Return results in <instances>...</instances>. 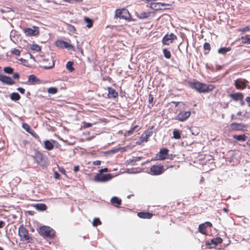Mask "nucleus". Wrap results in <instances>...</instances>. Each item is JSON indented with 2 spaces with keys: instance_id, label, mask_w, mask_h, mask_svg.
<instances>
[{
  "instance_id": "nucleus-1",
  "label": "nucleus",
  "mask_w": 250,
  "mask_h": 250,
  "mask_svg": "<svg viewBox=\"0 0 250 250\" xmlns=\"http://www.w3.org/2000/svg\"><path fill=\"white\" fill-rule=\"evenodd\" d=\"M38 231L41 235L46 237H53L55 234V232L52 229L45 226L41 227Z\"/></svg>"
},
{
  "instance_id": "nucleus-2",
  "label": "nucleus",
  "mask_w": 250,
  "mask_h": 250,
  "mask_svg": "<svg viewBox=\"0 0 250 250\" xmlns=\"http://www.w3.org/2000/svg\"><path fill=\"white\" fill-rule=\"evenodd\" d=\"M35 159L41 166H45L47 164V158L40 152L36 153Z\"/></svg>"
},
{
  "instance_id": "nucleus-3",
  "label": "nucleus",
  "mask_w": 250,
  "mask_h": 250,
  "mask_svg": "<svg viewBox=\"0 0 250 250\" xmlns=\"http://www.w3.org/2000/svg\"><path fill=\"white\" fill-rule=\"evenodd\" d=\"M115 16L120 19L128 20L130 17V15L127 9H117L115 11Z\"/></svg>"
},
{
  "instance_id": "nucleus-4",
  "label": "nucleus",
  "mask_w": 250,
  "mask_h": 250,
  "mask_svg": "<svg viewBox=\"0 0 250 250\" xmlns=\"http://www.w3.org/2000/svg\"><path fill=\"white\" fill-rule=\"evenodd\" d=\"M19 234L22 241H28L30 239L27 230L23 226H20L19 227Z\"/></svg>"
},
{
  "instance_id": "nucleus-5",
  "label": "nucleus",
  "mask_w": 250,
  "mask_h": 250,
  "mask_svg": "<svg viewBox=\"0 0 250 250\" xmlns=\"http://www.w3.org/2000/svg\"><path fill=\"white\" fill-rule=\"evenodd\" d=\"M113 176L111 174H97L94 177V181L97 182H105L112 178Z\"/></svg>"
},
{
  "instance_id": "nucleus-6",
  "label": "nucleus",
  "mask_w": 250,
  "mask_h": 250,
  "mask_svg": "<svg viewBox=\"0 0 250 250\" xmlns=\"http://www.w3.org/2000/svg\"><path fill=\"white\" fill-rule=\"evenodd\" d=\"M191 112L189 111L180 112L175 117V119L181 122L187 120L190 116Z\"/></svg>"
},
{
  "instance_id": "nucleus-7",
  "label": "nucleus",
  "mask_w": 250,
  "mask_h": 250,
  "mask_svg": "<svg viewBox=\"0 0 250 250\" xmlns=\"http://www.w3.org/2000/svg\"><path fill=\"white\" fill-rule=\"evenodd\" d=\"M56 45L62 48H66L69 50L74 51V47L70 43L62 40H59L56 42Z\"/></svg>"
},
{
  "instance_id": "nucleus-8",
  "label": "nucleus",
  "mask_w": 250,
  "mask_h": 250,
  "mask_svg": "<svg viewBox=\"0 0 250 250\" xmlns=\"http://www.w3.org/2000/svg\"><path fill=\"white\" fill-rule=\"evenodd\" d=\"M26 36H33L37 35L39 33V28L36 26H33V28H27L24 30Z\"/></svg>"
},
{
  "instance_id": "nucleus-9",
  "label": "nucleus",
  "mask_w": 250,
  "mask_h": 250,
  "mask_svg": "<svg viewBox=\"0 0 250 250\" xmlns=\"http://www.w3.org/2000/svg\"><path fill=\"white\" fill-rule=\"evenodd\" d=\"M176 39V36L173 33H171L170 35L167 34L163 39V42L164 44L168 45L173 40Z\"/></svg>"
},
{
  "instance_id": "nucleus-10",
  "label": "nucleus",
  "mask_w": 250,
  "mask_h": 250,
  "mask_svg": "<svg viewBox=\"0 0 250 250\" xmlns=\"http://www.w3.org/2000/svg\"><path fill=\"white\" fill-rule=\"evenodd\" d=\"M164 166H153L150 168V172L153 175H158L162 174L164 171Z\"/></svg>"
},
{
  "instance_id": "nucleus-11",
  "label": "nucleus",
  "mask_w": 250,
  "mask_h": 250,
  "mask_svg": "<svg viewBox=\"0 0 250 250\" xmlns=\"http://www.w3.org/2000/svg\"><path fill=\"white\" fill-rule=\"evenodd\" d=\"M169 150L167 148H164L162 149L159 153L157 154V157L158 160H163L167 158L168 155Z\"/></svg>"
},
{
  "instance_id": "nucleus-12",
  "label": "nucleus",
  "mask_w": 250,
  "mask_h": 250,
  "mask_svg": "<svg viewBox=\"0 0 250 250\" xmlns=\"http://www.w3.org/2000/svg\"><path fill=\"white\" fill-rule=\"evenodd\" d=\"M230 127L232 130H243L246 126L242 123H233L230 125Z\"/></svg>"
},
{
  "instance_id": "nucleus-13",
  "label": "nucleus",
  "mask_w": 250,
  "mask_h": 250,
  "mask_svg": "<svg viewBox=\"0 0 250 250\" xmlns=\"http://www.w3.org/2000/svg\"><path fill=\"white\" fill-rule=\"evenodd\" d=\"M214 86L212 84L207 85L201 83L200 93H206L212 91L214 89Z\"/></svg>"
},
{
  "instance_id": "nucleus-14",
  "label": "nucleus",
  "mask_w": 250,
  "mask_h": 250,
  "mask_svg": "<svg viewBox=\"0 0 250 250\" xmlns=\"http://www.w3.org/2000/svg\"><path fill=\"white\" fill-rule=\"evenodd\" d=\"M0 81L8 85L14 83V81L10 77L2 75H0Z\"/></svg>"
},
{
  "instance_id": "nucleus-15",
  "label": "nucleus",
  "mask_w": 250,
  "mask_h": 250,
  "mask_svg": "<svg viewBox=\"0 0 250 250\" xmlns=\"http://www.w3.org/2000/svg\"><path fill=\"white\" fill-rule=\"evenodd\" d=\"M247 81L245 80L241 81L240 80H236L235 81V85L237 89L244 88L246 87Z\"/></svg>"
},
{
  "instance_id": "nucleus-16",
  "label": "nucleus",
  "mask_w": 250,
  "mask_h": 250,
  "mask_svg": "<svg viewBox=\"0 0 250 250\" xmlns=\"http://www.w3.org/2000/svg\"><path fill=\"white\" fill-rule=\"evenodd\" d=\"M55 141L52 140H46L44 142V148L50 150L52 149L54 147L53 143H55Z\"/></svg>"
},
{
  "instance_id": "nucleus-17",
  "label": "nucleus",
  "mask_w": 250,
  "mask_h": 250,
  "mask_svg": "<svg viewBox=\"0 0 250 250\" xmlns=\"http://www.w3.org/2000/svg\"><path fill=\"white\" fill-rule=\"evenodd\" d=\"M108 96L109 98H115L118 96V94L117 92H116V90H114V89L110 88V87H108Z\"/></svg>"
},
{
  "instance_id": "nucleus-18",
  "label": "nucleus",
  "mask_w": 250,
  "mask_h": 250,
  "mask_svg": "<svg viewBox=\"0 0 250 250\" xmlns=\"http://www.w3.org/2000/svg\"><path fill=\"white\" fill-rule=\"evenodd\" d=\"M152 132L146 131L145 133H143L140 137V139L141 142H146L148 139V138L151 135Z\"/></svg>"
},
{
  "instance_id": "nucleus-19",
  "label": "nucleus",
  "mask_w": 250,
  "mask_h": 250,
  "mask_svg": "<svg viewBox=\"0 0 250 250\" xmlns=\"http://www.w3.org/2000/svg\"><path fill=\"white\" fill-rule=\"evenodd\" d=\"M138 216L141 218L150 219L152 217V214L149 212H140L138 213Z\"/></svg>"
},
{
  "instance_id": "nucleus-20",
  "label": "nucleus",
  "mask_w": 250,
  "mask_h": 250,
  "mask_svg": "<svg viewBox=\"0 0 250 250\" xmlns=\"http://www.w3.org/2000/svg\"><path fill=\"white\" fill-rule=\"evenodd\" d=\"M191 87L195 89L198 92H200L201 83L199 82H193L190 84Z\"/></svg>"
},
{
  "instance_id": "nucleus-21",
  "label": "nucleus",
  "mask_w": 250,
  "mask_h": 250,
  "mask_svg": "<svg viewBox=\"0 0 250 250\" xmlns=\"http://www.w3.org/2000/svg\"><path fill=\"white\" fill-rule=\"evenodd\" d=\"M111 202L114 206L117 207H118L121 204V200L117 197H112L111 199Z\"/></svg>"
},
{
  "instance_id": "nucleus-22",
  "label": "nucleus",
  "mask_w": 250,
  "mask_h": 250,
  "mask_svg": "<svg viewBox=\"0 0 250 250\" xmlns=\"http://www.w3.org/2000/svg\"><path fill=\"white\" fill-rule=\"evenodd\" d=\"M233 138L235 140L239 141H245L247 138V137L243 134V135H235L233 136Z\"/></svg>"
},
{
  "instance_id": "nucleus-23",
  "label": "nucleus",
  "mask_w": 250,
  "mask_h": 250,
  "mask_svg": "<svg viewBox=\"0 0 250 250\" xmlns=\"http://www.w3.org/2000/svg\"><path fill=\"white\" fill-rule=\"evenodd\" d=\"M230 97L235 101L241 100L243 98L242 94L241 93H236L230 95Z\"/></svg>"
},
{
  "instance_id": "nucleus-24",
  "label": "nucleus",
  "mask_w": 250,
  "mask_h": 250,
  "mask_svg": "<svg viewBox=\"0 0 250 250\" xmlns=\"http://www.w3.org/2000/svg\"><path fill=\"white\" fill-rule=\"evenodd\" d=\"M21 96L18 93L13 92L10 95V99L12 101H17L19 100Z\"/></svg>"
},
{
  "instance_id": "nucleus-25",
  "label": "nucleus",
  "mask_w": 250,
  "mask_h": 250,
  "mask_svg": "<svg viewBox=\"0 0 250 250\" xmlns=\"http://www.w3.org/2000/svg\"><path fill=\"white\" fill-rule=\"evenodd\" d=\"M47 61L50 62L49 64L46 65V64L44 63L43 65V67L45 69H50V68H52L54 66V64H55L54 61L51 58L47 60Z\"/></svg>"
},
{
  "instance_id": "nucleus-26",
  "label": "nucleus",
  "mask_w": 250,
  "mask_h": 250,
  "mask_svg": "<svg viewBox=\"0 0 250 250\" xmlns=\"http://www.w3.org/2000/svg\"><path fill=\"white\" fill-rule=\"evenodd\" d=\"M242 42L244 43L250 44V35H247L241 37Z\"/></svg>"
},
{
  "instance_id": "nucleus-27",
  "label": "nucleus",
  "mask_w": 250,
  "mask_h": 250,
  "mask_svg": "<svg viewBox=\"0 0 250 250\" xmlns=\"http://www.w3.org/2000/svg\"><path fill=\"white\" fill-rule=\"evenodd\" d=\"M173 134L174 138L176 139H180L181 138V133L179 130L176 129H174L173 131Z\"/></svg>"
},
{
  "instance_id": "nucleus-28",
  "label": "nucleus",
  "mask_w": 250,
  "mask_h": 250,
  "mask_svg": "<svg viewBox=\"0 0 250 250\" xmlns=\"http://www.w3.org/2000/svg\"><path fill=\"white\" fill-rule=\"evenodd\" d=\"M151 7L155 10H159L162 9L160 2L153 3L151 5Z\"/></svg>"
},
{
  "instance_id": "nucleus-29",
  "label": "nucleus",
  "mask_w": 250,
  "mask_h": 250,
  "mask_svg": "<svg viewBox=\"0 0 250 250\" xmlns=\"http://www.w3.org/2000/svg\"><path fill=\"white\" fill-rule=\"evenodd\" d=\"M35 207L37 209L40 211H43L46 209V205L43 204H37Z\"/></svg>"
},
{
  "instance_id": "nucleus-30",
  "label": "nucleus",
  "mask_w": 250,
  "mask_h": 250,
  "mask_svg": "<svg viewBox=\"0 0 250 250\" xmlns=\"http://www.w3.org/2000/svg\"><path fill=\"white\" fill-rule=\"evenodd\" d=\"M84 21L87 23L86 27L88 28H90L93 25V21L91 20L90 19L85 17L84 18Z\"/></svg>"
},
{
  "instance_id": "nucleus-31",
  "label": "nucleus",
  "mask_w": 250,
  "mask_h": 250,
  "mask_svg": "<svg viewBox=\"0 0 250 250\" xmlns=\"http://www.w3.org/2000/svg\"><path fill=\"white\" fill-rule=\"evenodd\" d=\"M73 62H67L66 65V69L69 71V72H72L74 68L73 67Z\"/></svg>"
},
{
  "instance_id": "nucleus-32",
  "label": "nucleus",
  "mask_w": 250,
  "mask_h": 250,
  "mask_svg": "<svg viewBox=\"0 0 250 250\" xmlns=\"http://www.w3.org/2000/svg\"><path fill=\"white\" fill-rule=\"evenodd\" d=\"M58 89L54 87H51L48 88L47 92L51 94H55L58 92Z\"/></svg>"
},
{
  "instance_id": "nucleus-33",
  "label": "nucleus",
  "mask_w": 250,
  "mask_h": 250,
  "mask_svg": "<svg viewBox=\"0 0 250 250\" xmlns=\"http://www.w3.org/2000/svg\"><path fill=\"white\" fill-rule=\"evenodd\" d=\"M30 49L32 50L35 51H40L41 50V47L37 44H32L30 45Z\"/></svg>"
},
{
  "instance_id": "nucleus-34",
  "label": "nucleus",
  "mask_w": 250,
  "mask_h": 250,
  "mask_svg": "<svg viewBox=\"0 0 250 250\" xmlns=\"http://www.w3.org/2000/svg\"><path fill=\"white\" fill-rule=\"evenodd\" d=\"M206 224H201L199 226V231L202 234H206Z\"/></svg>"
},
{
  "instance_id": "nucleus-35",
  "label": "nucleus",
  "mask_w": 250,
  "mask_h": 250,
  "mask_svg": "<svg viewBox=\"0 0 250 250\" xmlns=\"http://www.w3.org/2000/svg\"><path fill=\"white\" fill-rule=\"evenodd\" d=\"M37 81H39L34 75H30L28 77V82L31 83H34Z\"/></svg>"
},
{
  "instance_id": "nucleus-36",
  "label": "nucleus",
  "mask_w": 250,
  "mask_h": 250,
  "mask_svg": "<svg viewBox=\"0 0 250 250\" xmlns=\"http://www.w3.org/2000/svg\"><path fill=\"white\" fill-rule=\"evenodd\" d=\"M163 53H164L165 57L167 59H169L171 58V53L167 49L164 48L163 49Z\"/></svg>"
},
{
  "instance_id": "nucleus-37",
  "label": "nucleus",
  "mask_w": 250,
  "mask_h": 250,
  "mask_svg": "<svg viewBox=\"0 0 250 250\" xmlns=\"http://www.w3.org/2000/svg\"><path fill=\"white\" fill-rule=\"evenodd\" d=\"M138 128V125L134 126L131 129H130L128 131H127L126 133V134H127V135H130V134L133 133L134 132L137 131V130H138L137 128Z\"/></svg>"
},
{
  "instance_id": "nucleus-38",
  "label": "nucleus",
  "mask_w": 250,
  "mask_h": 250,
  "mask_svg": "<svg viewBox=\"0 0 250 250\" xmlns=\"http://www.w3.org/2000/svg\"><path fill=\"white\" fill-rule=\"evenodd\" d=\"M230 48L229 47H223L218 50V52L220 54H225V53L230 51Z\"/></svg>"
},
{
  "instance_id": "nucleus-39",
  "label": "nucleus",
  "mask_w": 250,
  "mask_h": 250,
  "mask_svg": "<svg viewBox=\"0 0 250 250\" xmlns=\"http://www.w3.org/2000/svg\"><path fill=\"white\" fill-rule=\"evenodd\" d=\"M22 127L28 133L30 132L32 130L30 128V126L27 124L23 123L22 125Z\"/></svg>"
},
{
  "instance_id": "nucleus-40",
  "label": "nucleus",
  "mask_w": 250,
  "mask_h": 250,
  "mask_svg": "<svg viewBox=\"0 0 250 250\" xmlns=\"http://www.w3.org/2000/svg\"><path fill=\"white\" fill-rule=\"evenodd\" d=\"M100 224H101V222L100 221L99 218H95L93 219L92 222V225L93 226L96 227L97 225Z\"/></svg>"
},
{
  "instance_id": "nucleus-41",
  "label": "nucleus",
  "mask_w": 250,
  "mask_h": 250,
  "mask_svg": "<svg viewBox=\"0 0 250 250\" xmlns=\"http://www.w3.org/2000/svg\"><path fill=\"white\" fill-rule=\"evenodd\" d=\"M3 71L5 73L12 74L13 72V69L10 67H5L4 68Z\"/></svg>"
},
{
  "instance_id": "nucleus-42",
  "label": "nucleus",
  "mask_w": 250,
  "mask_h": 250,
  "mask_svg": "<svg viewBox=\"0 0 250 250\" xmlns=\"http://www.w3.org/2000/svg\"><path fill=\"white\" fill-rule=\"evenodd\" d=\"M222 240L221 238H217L216 240H212L211 241V242L215 245L222 243Z\"/></svg>"
},
{
  "instance_id": "nucleus-43",
  "label": "nucleus",
  "mask_w": 250,
  "mask_h": 250,
  "mask_svg": "<svg viewBox=\"0 0 250 250\" xmlns=\"http://www.w3.org/2000/svg\"><path fill=\"white\" fill-rule=\"evenodd\" d=\"M204 48L205 50H207L208 51L210 50V47L209 43L208 42H206L204 45Z\"/></svg>"
},
{
  "instance_id": "nucleus-44",
  "label": "nucleus",
  "mask_w": 250,
  "mask_h": 250,
  "mask_svg": "<svg viewBox=\"0 0 250 250\" xmlns=\"http://www.w3.org/2000/svg\"><path fill=\"white\" fill-rule=\"evenodd\" d=\"M149 16L148 13H143L140 14V18L141 19H144V18H147Z\"/></svg>"
},
{
  "instance_id": "nucleus-45",
  "label": "nucleus",
  "mask_w": 250,
  "mask_h": 250,
  "mask_svg": "<svg viewBox=\"0 0 250 250\" xmlns=\"http://www.w3.org/2000/svg\"><path fill=\"white\" fill-rule=\"evenodd\" d=\"M12 53L16 56H20V54H21L20 51L18 49H14L13 50Z\"/></svg>"
},
{
  "instance_id": "nucleus-46",
  "label": "nucleus",
  "mask_w": 250,
  "mask_h": 250,
  "mask_svg": "<svg viewBox=\"0 0 250 250\" xmlns=\"http://www.w3.org/2000/svg\"><path fill=\"white\" fill-rule=\"evenodd\" d=\"M240 30L241 31H242V32H246V31H249L250 30V27H248V26H247V27H245L244 28H241Z\"/></svg>"
},
{
  "instance_id": "nucleus-47",
  "label": "nucleus",
  "mask_w": 250,
  "mask_h": 250,
  "mask_svg": "<svg viewBox=\"0 0 250 250\" xmlns=\"http://www.w3.org/2000/svg\"><path fill=\"white\" fill-rule=\"evenodd\" d=\"M17 90L21 94H24L25 92V89L21 87H19L17 88Z\"/></svg>"
},
{
  "instance_id": "nucleus-48",
  "label": "nucleus",
  "mask_w": 250,
  "mask_h": 250,
  "mask_svg": "<svg viewBox=\"0 0 250 250\" xmlns=\"http://www.w3.org/2000/svg\"><path fill=\"white\" fill-rule=\"evenodd\" d=\"M29 133L35 138L38 137V135L34 131L31 130Z\"/></svg>"
},
{
  "instance_id": "nucleus-49",
  "label": "nucleus",
  "mask_w": 250,
  "mask_h": 250,
  "mask_svg": "<svg viewBox=\"0 0 250 250\" xmlns=\"http://www.w3.org/2000/svg\"><path fill=\"white\" fill-rule=\"evenodd\" d=\"M19 74L18 73H14L13 75L14 79H17L19 78Z\"/></svg>"
},
{
  "instance_id": "nucleus-50",
  "label": "nucleus",
  "mask_w": 250,
  "mask_h": 250,
  "mask_svg": "<svg viewBox=\"0 0 250 250\" xmlns=\"http://www.w3.org/2000/svg\"><path fill=\"white\" fill-rule=\"evenodd\" d=\"M101 164L100 161H96L93 162V165L94 166H99Z\"/></svg>"
},
{
  "instance_id": "nucleus-51",
  "label": "nucleus",
  "mask_w": 250,
  "mask_h": 250,
  "mask_svg": "<svg viewBox=\"0 0 250 250\" xmlns=\"http://www.w3.org/2000/svg\"><path fill=\"white\" fill-rule=\"evenodd\" d=\"M107 171H108V169L107 168H103V169H101L99 171V174H102L103 172H107Z\"/></svg>"
},
{
  "instance_id": "nucleus-52",
  "label": "nucleus",
  "mask_w": 250,
  "mask_h": 250,
  "mask_svg": "<svg viewBox=\"0 0 250 250\" xmlns=\"http://www.w3.org/2000/svg\"><path fill=\"white\" fill-rule=\"evenodd\" d=\"M153 100V97L152 95L150 94L149 95V99H148L149 103H152Z\"/></svg>"
},
{
  "instance_id": "nucleus-53",
  "label": "nucleus",
  "mask_w": 250,
  "mask_h": 250,
  "mask_svg": "<svg viewBox=\"0 0 250 250\" xmlns=\"http://www.w3.org/2000/svg\"><path fill=\"white\" fill-rule=\"evenodd\" d=\"M91 125H92V124L90 123H84V127H90Z\"/></svg>"
},
{
  "instance_id": "nucleus-54",
  "label": "nucleus",
  "mask_w": 250,
  "mask_h": 250,
  "mask_svg": "<svg viewBox=\"0 0 250 250\" xmlns=\"http://www.w3.org/2000/svg\"><path fill=\"white\" fill-rule=\"evenodd\" d=\"M82 0H66V2H68L71 3V2H73V1L80 2Z\"/></svg>"
},
{
  "instance_id": "nucleus-55",
  "label": "nucleus",
  "mask_w": 250,
  "mask_h": 250,
  "mask_svg": "<svg viewBox=\"0 0 250 250\" xmlns=\"http://www.w3.org/2000/svg\"><path fill=\"white\" fill-rule=\"evenodd\" d=\"M79 169V167L78 166L74 167L73 170L75 172H77Z\"/></svg>"
},
{
  "instance_id": "nucleus-56",
  "label": "nucleus",
  "mask_w": 250,
  "mask_h": 250,
  "mask_svg": "<svg viewBox=\"0 0 250 250\" xmlns=\"http://www.w3.org/2000/svg\"><path fill=\"white\" fill-rule=\"evenodd\" d=\"M247 102L248 103L249 106L250 107V97H248L246 99Z\"/></svg>"
},
{
  "instance_id": "nucleus-57",
  "label": "nucleus",
  "mask_w": 250,
  "mask_h": 250,
  "mask_svg": "<svg viewBox=\"0 0 250 250\" xmlns=\"http://www.w3.org/2000/svg\"><path fill=\"white\" fill-rule=\"evenodd\" d=\"M204 224H206V228L208 227V226H211V223L209 222H206L205 223H204Z\"/></svg>"
},
{
  "instance_id": "nucleus-58",
  "label": "nucleus",
  "mask_w": 250,
  "mask_h": 250,
  "mask_svg": "<svg viewBox=\"0 0 250 250\" xmlns=\"http://www.w3.org/2000/svg\"><path fill=\"white\" fill-rule=\"evenodd\" d=\"M59 176H60V174L58 173H57V172H56L55 173V178L56 179H57L59 177Z\"/></svg>"
},
{
  "instance_id": "nucleus-59",
  "label": "nucleus",
  "mask_w": 250,
  "mask_h": 250,
  "mask_svg": "<svg viewBox=\"0 0 250 250\" xmlns=\"http://www.w3.org/2000/svg\"><path fill=\"white\" fill-rule=\"evenodd\" d=\"M160 3H161V7H162V9L163 8V7H164L166 5H169V4H166L165 3L160 2Z\"/></svg>"
},
{
  "instance_id": "nucleus-60",
  "label": "nucleus",
  "mask_w": 250,
  "mask_h": 250,
  "mask_svg": "<svg viewBox=\"0 0 250 250\" xmlns=\"http://www.w3.org/2000/svg\"><path fill=\"white\" fill-rule=\"evenodd\" d=\"M69 30L71 31H74L75 29L74 26H70Z\"/></svg>"
},
{
  "instance_id": "nucleus-61",
  "label": "nucleus",
  "mask_w": 250,
  "mask_h": 250,
  "mask_svg": "<svg viewBox=\"0 0 250 250\" xmlns=\"http://www.w3.org/2000/svg\"><path fill=\"white\" fill-rule=\"evenodd\" d=\"M3 224H4V222L2 221H0V228H1L3 227Z\"/></svg>"
},
{
  "instance_id": "nucleus-62",
  "label": "nucleus",
  "mask_w": 250,
  "mask_h": 250,
  "mask_svg": "<svg viewBox=\"0 0 250 250\" xmlns=\"http://www.w3.org/2000/svg\"><path fill=\"white\" fill-rule=\"evenodd\" d=\"M172 103L175 104L176 106H177L179 104V102H172Z\"/></svg>"
},
{
  "instance_id": "nucleus-63",
  "label": "nucleus",
  "mask_w": 250,
  "mask_h": 250,
  "mask_svg": "<svg viewBox=\"0 0 250 250\" xmlns=\"http://www.w3.org/2000/svg\"><path fill=\"white\" fill-rule=\"evenodd\" d=\"M30 56L31 59H32L33 60H35L34 57L32 55L30 54Z\"/></svg>"
},
{
  "instance_id": "nucleus-64",
  "label": "nucleus",
  "mask_w": 250,
  "mask_h": 250,
  "mask_svg": "<svg viewBox=\"0 0 250 250\" xmlns=\"http://www.w3.org/2000/svg\"><path fill=\"white\" fill-rule=\"evenodd\" d=\"M224 211H225V212H228V209H227L226 208H224Z\"/></svg>"
}]
</instances>
